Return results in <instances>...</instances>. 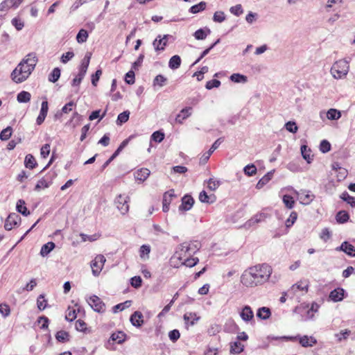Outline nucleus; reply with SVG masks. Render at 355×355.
I'll list each match as a JSON object with an SVG mask.
<instances>
[{
    "label": "nucleus",
    "mask_w": 355,
    "mask_h": 355,
    "mask_svg": "<svg viewBox=\"0 0 355 355\" xmlns=\"http://www.w3.org/2000/svg\"><path fill=\"white\" fill-rule=\"evenodd\" d=\"M194 203L193 198L189 195L184 196L182 199V204L179 207L180 211H188L190 210Z\"/></svg>",
    "instance_id": "obj_14"
},
{
    "label": "nucleus",
    "mask_w": 355,
    "mask_h": 355,
    "mask_svg": "<svg viewBox=\"0 0 355 355\" xmlns=\"http://www.w3.org/2000/svg\"><path fill=\"white\" fill-rule=\"evenodd\" d=\"M76 318V311L70 307L68 308L65 315V319L68 321H73Z\"/></svg>",
    "instance_id": "obj_57"
},
{
    "label": "nucleus",
    "mask_w": 355,
    "mask_h": 355,
    "mask_svg": "<svg viewBox=\"0 0 355 355\" xmlns=\"http://www.w3.org/2000/svg\"><path fill=\"white\" fill-rule=\"evenodd\" d=\"M181 64V58L179 55H173L168 62V67L171 69H177Z\"/></svg>",
    "instance_id": "obj_33"
},
{
    "label": "nucleus",
    "mask_w": 355,
    "mask_h": 355,
    "mask_svg": "<svg viewBox=\"0 0 355 355\" xmlns=\"http://www.w3.org/2000/svg\"><path fill=\"white\" fill-rule=\"evenodd\" d=\"M191 110L192 108L190 107L183 108L176 116L175 121L180 124L183 123L184 120L187 119L191 115Z\"/></svg>",
    "instance_id": "obj_19"
},
{
    "label": "nucleus",
    "mask_w": 355,
    "mask_h": 355,
    "mask_svg": "<svg viewBox=\"0 0 355 355\" xmlns=\"http://www.w3.org/2000/svg\"><path fill=\"white\" fill-rule=\"evenodd\" d=\"M245 174L248 176H252L257 173V168L254 164H248L243 168Z\"/></svg>",
    "instance_id": "obj_50"
},
{
    "label": "nucleus",
    "mask_w": 355,
    "mask_h": 355,
    "mask_svg": "<svg viewBox=\"0 0 355 355\" xmlns=\"http://www.w3.org/2000/svg\"><path fill=\"white\" fill-rule=\"evenodd\" d=\"M150 171L148 168H141L135 171V178L140 182H144L150 175Z\"/></svg>",
    "instance_id": "obj_21"
},
{
    "label": "nucleus",
    "mask_w": 355,
    "mask_h": 355,
    "mask_svg": "<svg viewBox=\"0 0 355 355\" xmlns=\"http://www.w3.org/2000/svg\"><path fill=\"white\" fill-rule=\"evenodd\" d=\"M130 321L131 324L136 327H140L144 324V316L140 311H135L130 316Z\"/></svg>",
    "instance_id": "obj_15"
},
{
    "label": "nucleus",
    "mask_w": 355,
    "mask_h": 355,
    "mask_svg": "<svg viewBox=\"0 0 355 355\" xmlns=\"http://www.w3.org/2000/svg\"><path fill=\"white\" fill-rule=\"evenodd\" d=\"M349 214L345 211H340L336 214V220L339 223H344L349 220Z\"/></svg>",
    "instance_id": "obj_44"
},
{
    "label": "nucleus",
    "mask_w": 355,
    "mask_h": 355,
    "mask_svg": "<svg viewBox=\"0 0 355 355\" xmlns=\"http://www.w3.org/2000/svg\"><path fill=\"white\" fill-rule=\"evenodd\" d=\"M286 129L292 133H296L297 132L298 128L294 121H288L285 124Z\"/></svg>",
    "instance_id": "obj_63"
},
{
    "label": "nucleus",
    "mask_w": 355,
    "mask_h": 355,
    "mask_svg": "<svg viewBox=\"0 0 355 355\" xmlns=\"http://www.w3.org/2000/svg\"><path fill=\"white\" fill-rule=\"evenodd\" d=\"M308 288L309 282L307 280H301L291 286V289L288 290V293L292 295L291 297L295 296L300 297L308 292Z\"/></svg>",
    "instance_id": "obj_5"
},
{
    "label": "nucleus",
    "mask_w": 355,
    "mask_h": 355,
    "mask_svg": "<svg viewBox=\"0 0 355 355\" xmlns=\"http://www.w3.org/2000/svg\"><path fill=\"white\" fill-rule=\"evenodd\" d=\"M283 202L288 209H292L295 205L293 198L289 195H284L283 196Z\"/></svg>",
    "instance_id": "obj_46"
},
{
    "label": "nucleus",
    "mask_w": 355,
    "mask_h": 355,
    "mask_svg": "<svg viewBox=\"0 0 355 355\" xmlns=\"http://www.w3.org/2000/svg\"><path fill=\"white\" fill-rule=\"evenodd\" d=\"M169 37H171L170 35H164L162 37L159 35L153 42L155 50L156 51H164Z\"/></svg>",
    "instance_id": "obj_9"
},
{
    "label": "nucleus",
    "mask_w": 355,
    "mask_h": 355,
    "mask_svg": "<svg viewBox=\"0 0 355 355\" xmlns=\"http://www.w3.org/2000/svg\"><path fill=\"white\" fill-rule=\"evenodd\" d=\"M297 218V214L295 211H292L289 218L286 220V226L287 227H291Z\"/></svg>",
    "instance_id": "obj_60"
},
{
    "label": "nucleus",
    "mask_w": 355,
    "mask_h": 355,
    "mask_svg": "<svg viewBox=\"0 0 355 355\" xmlns=\"http://www.w3.org/2000/svg\"><path fill=\"white\" fill-rule=\"evenodd\" d=\"M244 348L243 345H242L239 341H234L230 345V352L233 354H239L243 352Z\"/></svg>",
    "instance_id": "obj_34"
},
{
    "label": "nucleus",
    "mask_w": 355,
    "mask_h": 355,
    "mask_svg": "<svg viewBox=\"0 0 355 355\" xmlns=\"http://www.w3.org/2000/svg\"><path fill=\"white\" fill-rule=\"evenodd\" d=\"M301 153L303 158L308 162L311 163L312 161V156L311 155V150L306 145H302L301 146Z\"/></svg>",
    "instance_id": "obj_35"
},
{
    "label": "nucleus",
    "mask_w": 355,
    "mask_h": 355,
    "mask_svg": "<svg viewBox=\"0 0 355 355\" xmlns=\"http://www.w3.org/2000/svg\"><path fill=\"white\" fill-rule=\"evenodd\" d=\"M180 261H182V263L184 265H185L186 266L193 267L198 263L199 260L198 258H193L191 257H185L184 259H182Z\"/></svg>",
    "instance_id": "obj_43"
},
{
    "label": "nucleus",
    "mask_w": 355,
    "mask_h": 355,
    "mask_svg": "<svg viewBox=\"0 0 355 355\" xmlns=\"http://www.w3.org/2000/svg\"><path fill=\"white\" fill-rule=\"evenodd\" d=\"M55 246L53 242H48L43 245L40 250V255L42 257L47 256L54 249Z\"/></svg>",
    "instance_id": "obj_29"
},
{
    "label": "nucleus",
    "mask_w": 355,
    "mask_h": 355,
    "mask_svg": "<svg viewBox=\"0 0 355 355\" xmlns=\"http://www.w3.org/2000/svg\"><path fill=\"white\" fill-rule=\"evenodd\" d=\"M24 164L26 168L32 169L35 168V166L37 164V162L35 157L32 155L28 154L25 157Z\"/></svg>",
    "instance_id": "obj_38"
},
{
    "label": "nucleus",
    "mask_w": 355,
    "mask_h": 355,
    "mask_svg": "<svg viewBox=\"0 0 355 355\" xmlns=\"http://www.w3.org/2000/svg\"><path fill=\"white\" fill-rule=\"evenodd\" d=\"M91 56H92V53L89 52H87L85 54L84 58L83 59L80 67V70H79V71L82 72V74L83 73L86 74L89 64Z\"/></svg>",
    "instance_id": "obj_27"
},
{
    "label": "nucleus",
    "mask_w": 355,
    "mask_h": 355,
    "mask_svg": "<svg viewBox=\"0 0 355 355\" xmlns=\"http://www.w3.org/2000/svg\"><path fill=\"white\" fill-rule=\"evenodd\" d=\"M225 19V15L223 11H216L213 16V20L215 22L221 23Z\"/></svg>",
    "instance_id": "obj_55"
},
{
    "label": "nucleus",
    "mask_w": 355,
    "mask_h": 355,
    "mask_svg": "<svg viewBox=\"0 0 355 355\" xmlns=\"http://www.w3.org/2000/svg\"><path fill=\"white\" fill-rule=\"evenodd\" d=\"M270 315L271 311L268 307L263 306L257 310V317L261 320H267Z\"/></svg>",
    "instance_id": "obj_26"
},
{
    "label": "nucleus",
    "mask_w": 355,
    "mask_h": 355,
    "mask_svg": "<svg viewBox=\"0 0 355 355\" xmlns=\"http://www.w3.org/2000/svg\"><path fill=\"white\" fill-rule=\"evenodd\" d=\"M265 218H266V216L264 214H257L254 217H252L251 219H250L248 221H247V223H245V226L251 227L256 223L263 221Z\"/></svg>",
    "instance_id": "obj_32"
},
{
    "label": "nucleus",
    "mask_w": 355,
    "mask_h": 355,
    "mask_svg": "<svg viewBox=\"0 0 355 355\" xmlns=\"http://www.w3.org/2000/svg\"><path fill=\"white\" fill-rule=\"evenodd\" d=\"M60 77V69L58 67L53 69L49 76V80L51 83H55Z\"/></svg>",
    "instance_id": "obj_45"
},
{
    "label": "nucleus",
    "mask_w": 355,
    "mask_h": 355,
    "mask_svg": "<svg viewBox=\"0 0 355 355\" xmlns=\"http://www.w3.org/2000/svg\"><path fill=\"white\" fill-rule=\"evenodd\" d=\"M130 116V112L129 111H124L122 113L119 114L117 120H116V124L117 125H122L123 123L128 121Z\"/></svg>",
    "instance_id": "obj_42"
},
{
    "label": "nucleus",
    "mask_w": 355,
    "mask_h": 355,
    "mask_svg": "<svg viewBox=\"0 0 355 355\" xmlns=\"http://www.w3.org/2000/svg\"><path fill=\"white\" fill-rule=\"evenodd\" d=\"M87 301L94 311L98 313H103L105 311V304L98 296L92 295L89 297Z\"/></svg>",
    "instance_id": "obj_7"
},
{
    "label": "nucleus",
    "mask_w": 355,
    "mask_h": 355,
    "mask_svg": "<svg viewBox=\"0 0 355 355\" xmlns=\"http://www.w3.org/2000/svg\"><path fill=\"white\" fill-rule=\"evenodd\" d=\"M316 343V339L313 336H303L300 338V343L304 347H312Z\"/></svg>",
    "instance_id": "obj_24"
},
{
    "label": "nucleus",
    "mask_w": 355,
    "mask_h": 355,
    "mask_svg": "<svg viewBox=\"0 0 355 355\" xmlns=\"http://www.w3.org/2000/svg\"><path fill=\"white\" fill-rule=\"evenodd\" d=\"M12 128L8 126L3 129L0 133V139L2 141H6L10 139L12 135Z\"/></svg>",
    "instance_id": "obj_47"
},
{
    "label": "nucleus",
    "mask_w": 355,
    "mask_h": 355,
    "mask_svg": "<svg viewBox=\"0 0 355 355\" xmlns=\"http://www.w3.org/2000/svg\"><path fill=\"white\" fill-rule=\"evenodd\" d=\"M340 198L347 202L352 207H355V198L349 196L347 192H343L340 196Z\"/></svg>",
    "instance_id": "obj_48"
},
{
    "label": "nucleus",
    "mask_w": 355,
    "mask_h": 355,
    "mask_svg": "<svg viewBox=\"0 0 355 355\" xmlns=\"http://www.w3.org/2000/svg\"><path fill=\"white\" fill-rule=\"evenodd\" d=\"M49 111V104L46 100L44 101L41 105V109L40 111V114L36 119V123L40 125H41L45 120L47 113Z\"/></svg>",
    "instance_id": "obj_13"
},
{
    "label": "nucleus",
    "mask_w": 355,
    "mask_h": 355,
    "mask_svg": "<svg viewBox=\"0 0 355 355\" xmlns=\"http://www.w3.org/2000/svg\"><path fill=\"white\" fill-rule=\"evenodd\" d=\"M272 268L267 263L257 264L245 270L241 276V283L245 287L254 288L267 282Z\"/></svg>",
    "instance_id": "obj_1"
},
{
    "label": "nucleus",
    "mask_w": 355,
    "mask_h": 355,
    "mask_svg": "<svg viewBox=\"0 0 355 355\" xmlns=\"http://www.w3.org/2000/svg\"><path fill=\"white\" fill-rule=\"evenodd\" d=\"M0 313L4 318L8 317L10 313V306L6 304H0Z\"/></svg>",
    "instance_id": "obj_64"
},
{
    "label": "nucleus",
    "mask_w": 355,
    "mask_h": 355,
    "mask_svg": "<svg viewBox=\"0 0 355 355\" xmlns=\"http://www.w3.org/2000/svg\"><path fill=\"white\" fill-rule=\"evenodd\" d=\"M131 138L132 136L122 141V143L118 147L116 150L113 153V155L110 157V159L104 163L103 165V168H106L109 164L119 154V153L128 145Z\"/></svg>",
    "instance_id": "obj_16"
},
{
    "label": "nucleus",
    "mask_w": 355,
    "mask_h": 355,
    "mask_svg": "<svg viewBox=\"0 0 355 355\" xmlns=\"http://www.w3.org/2000/svg\"><path fill=\"white\" fill-rule=\"evenodd\" d=\"M16 208L17 211L24 216H28L30 214L29 211H28L26 207L25 206V202L22 200H18L17 202Z\"/></svg>",
    "instance_id": "obj_39"
},
{
    "label": "nucleus",
    "mask_w": 355,
    "mask_h": 355,
    "mask_svg": "<svg viewBox=\"0 0 355 355\" xmlns=\"http://www.w3.org/2000/svg\"><path fill=\"white\" fill-rule=\"evenodd\" d=\"M130 200V198L128 196L122 194H119L114 200L116 208L123 215L129 211Z\"/></svg>",
    "instance_id": "obj_6"
},
{
    "label": "nucleus",
    "mask_w": 355,
    "mask_h": 355,
    "mask_svg": "<svg viewBox=\"0 0 355 355\" xmlns=\"http://www.w3.org/2000/svg\"><path fill=\"white\" fill-rule=\"evenodd\" d=\"M338 250V248H337ZM339 250L345 252L350 257H355V248L347 241L343 242L339 247Z\"/></svg>",
    "instance_id": "obj_25"
},
{
    "label": "nucleus",
    "mask_w": 355,
    "mask_h": 355,
    "mask_svg": "<svg viewBox=\"0 0 355 355\" xmlns=\"http://www.w3.org/2000/svg\"><path fill=\"white\" fill-rule=\"evenodd\" d=\"M343 3V0H327L326 4L324 8L327 12H329L331 11H335L336 10V6L340 7Z\"/></svg>",
    "instance_id": "obj_23"
},
{
    "label": "nucleus",
    "mask_w": 355,
    "mask_h": 355,
    "mask_svg": "<svg viewBox=\"0 0 355 355\" xmlns=\"http://www.w3.org/2000/svg\"><path fill=\"white\" fill-rule=\"evenodd\" d=\"M37 61L35 53H28L12 71V80L16 83L25 81L34 70Z\"/></svg>",
    "instance_id": "obj_2"
},
{
    "label": "nucleus",
    "mask_w": 355,
    "mask_h": 355,
    "mask_svg": "<svg viewBox=\"0 0 355 355\" xmlns=\"http://www.w3.org/2000/svg\"><path fill=\"white\" fill-rule=\"evenodd\" d=\"M240 316L243 321L248 322L253 319L254 313L250 306L245 305L240 313Z\"/></svg>",
    "instance_id": "obj_18"
},
{
    "label": "nucleus",
    "mask_w": 355,
    "mask_h": 355,
    "mask_svg": "<svg viewBox=\"0 0 355 355\" xmlns=\"http://www.w3.org/2000/svg\"><path fill=\"white\" fill-rule=\"evenodd\" d=\"M220 184V182L214 178H210L207 181V187L211 191H215Z\"/></svg>",
    "instance_id": "obj_53"
},
{
    "label": "nucleus",
    "mask_w": 355,
    "mask_h": 355,
    "mask_svg": "<svg viewBox=\"0 0 355 355\" xmlns=\"http://www.w3.org/2000/svg\"><path fill=\"white\" fill-rule=\"evenodd\" d=\"M175 196L174 191L170 190L166 192L163 196V207L162 209L164 212H167L169 210V205L171 202L172 198Z\"/></svg>",
    "instance_id": "obj_17"
},
{
    "label": "nucleus",
    "mask_w": 355,
    "mask_h": 355,
    "mask_svg": "<svg viewBox=\"0 0 355 355\" xmlns=\"http://www.w3.org/2000/svg\"><path fill=\"white\" fill-rule=\"evenodd\" d=\"M200 243L198 242H184L179 245L175 256L179 260L187 257H192L200 248Z\"/></svg>",
    "instance_id": "obj_3"
},
{
    "label": "nucleus",
    "mask_w": 355,
    "mask_h": 355,
    "mask_svg": "<svg viewBox=\"0 0 355 355\" xmlns=\"http://www.w3.org/2000/svg\"><path fill=\"white\" fill-rule=\"evenodd\" d=\"M295 193L297 195L300 203L305 205H309L315 198V196L313 194H310L309 191L307 192L306 191H295Z\"/></svg>",
    "instance_id": "obj_11"
},
{
    "label": "nucleus",
    "mask_w": 355,
    "mask_h": 355,
    "mask_svg": "<svg viewBox=\"0 0 355 355\" xmlns=\"http://www.w3.org/2000/svg\"><path fill=\"white\" fill-rule=\"evenodd\" d=\"M124 338L125 334L121 331L118 333H114L111 336V339L113 341L117 342L118 343H121L124 340Z\"/></svg>",
    "instance_id": "obj_59"
},
{
    "label": "nucleus",
    "mask_w": 355,
    "mask_h": 355,
    "mask_svg": "<svg viewBox=\"0 0 355 355\" xmlns=\"http://www.w3.org/2000/svg\"><path fill=\"white\" fill-rule=\"evenodd\" d=\"M350 334H351L350 331H349L347 329H345V330L341 331L338 334H336L335 335V336L337 338L338 341L340 342L343 340H346L348 338V336H349Z\"/></svg>",
    "instance_id": "obj_62"
},
{
    "label": "nucleus",
    "mask_w": 355,
    "mask_h": 355,
    "mask_svg": "<svg viewBox=\"0 0 355 355\" xmlns=\"http://www.w3.org/2000/svg\"><path fill=\"white\" fill-rule=\"evenodd\" d=\"M20 219L19 216L15 213L9 214L5 222V229L11 230L15 226L17 225Z\"/></svg>",
    "instance_id": "obj_10"
},
{
    "label": "nucleus",
    "mask_w": 355,
    "mask_h": 355,
    "mask_svg": "<svg viewBox=\"0 0 355 355\" xmlns=\"http://www.w3.org/2000/svg\"><path fill=\"white\" fill-rule=\"evenodd\" d=\"M230 80L232 82L236 83H245L248 81V78H247V76L240 74V73H233L230 76Z\"/></svg>",
    "instance_id": "obj_40"
},
{
    "label": "nucleus",
    "mask_w": 355,
    "mask_h": 355,
    "mask_svg": "<svg viewBox=\"0 0 355 355\" xmlns=\"http://www.w3.org/2000/svg\"><path fill=\"white\" fill-rule=\"evenodd\" d=\"M23 0H4L0 4V10L7 11L10 8H17Z\"/></svg>",
    "instance_id": "obj_12"
},
{
    "label": "nucleus",
    "mask_w": 355,
    "mask_h": 355,
    "mask_svg": "<svg viewBox=\"0 0 355 355\" xmlns=\"http://www.w3.org/2000/svg\"><path fill=\"white\" fill-rule=\"evenodd\" d=\"M329 297L335 302L342 301L344 297V290L340 288H336L330 293Z\"/></svg>",
    "instance_id": "obj_20"
},
{
    "label": "nucleus",
    "mask_w": 355,
    "mask_h": 355,
    "mask_svg": "<svg viewBox=\"0 0 355 355\" xmlns=\"http://www.w3.org/2000/svg\"><path fill=\"white\" fill-rule=\"evenodd\" d=\"M11 22L17 31L21 30L24 26L23 20L19 17L13 18Z\"/></svg>",
    "instance_id": "obj_58"
},
{
    "label": "nucleus",
    "mask_w": 355,
    "mask_h": 355,
    "mask_svg": "<svg viewBox=\"0 0 355 355\" xmlns=\"http://www.w3.org/2000/svg\"><path fill=\"white\" fill-rule=\"evenodd\" d=\"M37 307L40 310H44L47 306V302L43 295H40L37 300Z\"/></svg>",
    "instance_id": "obj_61"
},
{
    "label": "nucleus",
    "mask_w": 355,
    "mask_h": 355,
    "mask_svg": "<svg viewBox=\"0 0 355 355\" xmlns=\"http://www.w3.org/2000/svg\"><path fill=\"white\" fill-rule=\"evenodd\" d=\"M87 37L88 33L87 31H85V29H81L77 34L76 40L78 43H83L87 41Z\"/></svg>",
    "instance_id": "obj_49"
},
{
    "label": "nucleus",
    "mask_w": 355,
    "mask_h": 355,
    "mask_svg": "<svg viewBox=\"0 0 355 355\" xmlns=\"http://www.w3.org/2000/svg\"><path fill=\"white\" fill-rule=\"evenodd\" d=\"M327 117L329 120H338L341 117V113L336 109L331 108L327 112Z\"/></svg>",
    "instance_id": "obj_37"
},
{
    "label": "nucleus",
    "mask_w": 355,
    "mask_h": 355,
    "mask_svg": "<svg viewBox=\"0 0 355 355\" xmlns=\"http://www.w3.org/2000/svg\"><path fill=\"white\" fill-rule=\"evenodd\" d=\"M49 187H50V185L49 184V183H47L46 180H45V179H44V178H42V179L38 180V182H37L35 187V190L38 191L41 189H46Z\"/></svg>",
    "instance_id": "obj_54"
},
{
    "label": "nucleus",
    "mask_w": 355,
    "mask_h": 355,
    "mask_svg": "<svg viewBox=\"0 0 355 355\" xmlns=\"http://www.w3.org/2000/svg\"><path fill=\"white\" fill-rule=\"evenodd\" d=\"M211 31L209 28H200L197 30L194 33L193 36L196 40H205L208 35H209Z\"/></svg>",
    "instance_id": "obj_30"
},
{
    "label": "nucleus",
    "mask_w": 355,
    "mask_h": 355,
    "mask_svg": "<svg viewBox=\"0 0 355 355\" xmlns=\"http://www.w3.org/2000/svg\"><path fill=\"white\" fill-rule=\"evenodd\" d=\"M273 175V171L268 172L266 175H265L263 178H261L259 182H257L256 187L259 189H261L264 185H266L272 178Z\"/></svg>",
    "instance_id": "obj_31"
},
{
    "label": "nucleus",
    "mask_w": 355,
    "mask_h": 355,
    "mask_svg": "<svg viewBox=\"0 0 355 355\" xmlns=\"http://www.w3.org/2000/svg\"><path fill=\"white\" fill-rule=\"evenodd\" d=\"M150 246L149 245H142L139 248V257L141 259L146 261L149 259V254L150 252Z\"/></svg>",
    "instance_id": "obj_28"
},
{
    "label": "nucleus",
    "mask_w": 355,
    "mask_h": 355,
    "mask_svg": "<svg viewBox=\"0 0 355 355\" xmlns=\"http://www.w3.org/2000/svg\"><path fill=\"white\" fill-rule=\"evenodd\" d=\"M69 335L65 331H60L56 334L55 338L59 342L64 343L69 340Z\"/></svg>",
    "instance_id": "obj_51"
},
{
    "label": "nucleus",
    "mask_w": 355,
    "mask_h": 355,
    "mask_svg": "<svg viewBox=\"0 0 355 355\" xmlns=\"http://www.w3.org/2000/svg\"><path fill=\"white\" fill-rule=\"evenodd\" d=\"M31 95L29 92L22 91L17 94V100L19 103H28L30 101Z\"/></svg>",
    "instance_id": "obj_36"
},
{
    "label": "nucleus",
    "mask_w": 355,
    "mask_h": 355,
    "mask_svg": "<svg viewBox=\"0 0 355 355\" xmlns=\"http://www.w3.org/2000/svg\"><path fill=\"white\" fill-rule=\"evenodd\" d=\"M349 70V61L346 59H341L333 64L330 73L335 79H343L347 76Z\"/></svg>",
    "instance_id": "obj_4"
},
{
    "label": "nucleus",
    "mask_w": 355,
    "mask_h": 355,
    "mask_svg": "<svg viewBox=\"0 0 355 355\" xmlns=\"http://www.w3.org/2000/svg\"><path fill=\"white\" fill-rule=\"evenodd\" d=\"M167 78L162 75H157L153 80V87L159 86V87H163L166 85Z\"/></svg>",
    "instance_id": "obj_41"
},
{
    "label": "nucleus",
    "mask_w": 355,
    "mask_h": 355,
    "mask_svg": "<svg viewBox=\"0 0 355 355\" xmlns=\"http://www.w3.org/2000/svg\"><path fill=\"white\" fill-rule=\"evenodd\" d=\"M206 7V3L203 1L199 3L198 4L194 5L190 8V12L196 14L199 12L200 11L204 10Z\"/></svg>",
    "instance_id": "obj_52"
},
{
    "label": "nucleus",
    "mask_w": 355,
    "mask_h": 355,
    "mask_svg": "<svg viewBox=\"0 0 355 355\" xmlns=\"http://www.w3.org/2000/svg\"><path fill=\"white\" fill-rule=\"evenodd\" d=\"M183 318L187 325L190 324L191 326L194 325L196 322L200 320V317H198L196 313L193 312L185 313Z\"/></svg>",
    "instance_id": "obj_22"
},
{
    "label": "nucleus",
    "mask_w": 355,
    "mask_h": 355,
    "mask_svg": "<svg viewBox=\"0 0 355 355\" xmlns=\"http://www.w3.org/2000/svg\"><path fill=\"white\" fill-rule=\"evenodd\" d=\"M105 261L106 259L102 254L97 255L92 261L91 268L92 270V274L94 276H98L100 274Z\"/></svg>",
    "instance_id": "obj_8"
},
{
    "label": "nucleus",
    "mask_w": 355,
    "mask_h": 355,
    "mask_svg": "<svg viewBox=\"0 0 355 355\" xmlns=\"http://www.w3.org/2000/svg\"><path fill=\"white\" fill-rule=\"evenodd\" d=\"M164 139V134L160 131H156L151 135V139L155 142L160 143Z\"/></svg>",
    "instance_id": "obj_56"
}]
</instances>
